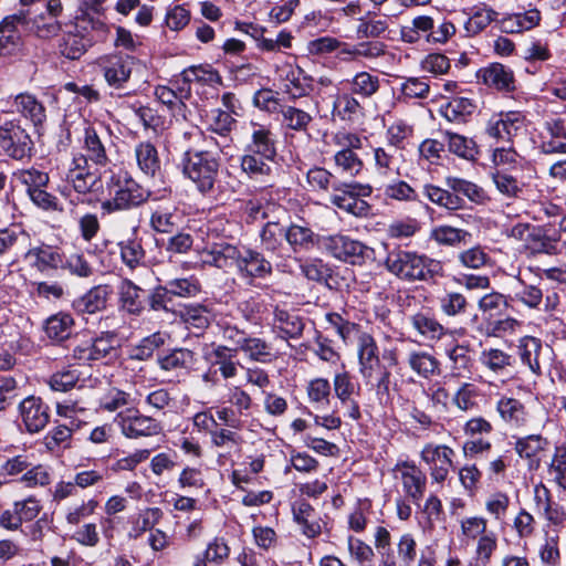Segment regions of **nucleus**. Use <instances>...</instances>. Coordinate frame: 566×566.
Segmentation results:
<instances>
[{
  "label": "nucleus",
  "mask_w": 566,
  "mask_h": 566,
  "mask_svg": "<svg viewBox=\"0 0 566 566\" xmlns=\"http://www.w3.org/2000/svg\"><path fill=\"white\" fill-rule=\"evenodd\" d=\"M319 248L333 258L350 264H361L370 258L371 249L349 235L337 233L322 235Z\"/></svg>",
  "instance_id": "obj_5"
},
{
  "label": "nucleus",
  "mask_w": 566,
  "mask_h": 566,
  "mask_svg": "<svg viewBox=\"0 0 566 566\" xmlns=\"http://www.w3.org/2000/svg\"><path fill=\"white\" fill-rule=\"evenodd\" d=\"M294 522L300 525L303 535L308 538L317 537L322 532L321 518L313 506L305 500L292 504Z\"/></svg>",
  "instance_id": "obj_23"
},
{
  "label": "nucleus",
  "mask_w": 566,
  "mask_h": 566,
  "mask_svg": "<svg viewBox=\"0 0 566 566\" xmlns=\"http://www.w3.org/2000/svg\"><path fill=\"white\" fill-rule=\"evenodd\" d=\"M274 161L271 157H261L250 151H244L241 158V168L250 178L262 180L272 172L271 164Z\"/></svg>",
  "instance_id": "obj_47"
},
{
  "label": "nucleus",
  "mask_w": 566,
  "mask_h": 566,
  "mask_svg": "<svg viewBox=\"0 0 566 566\" xmlns=\"http://www.w3.org/2000/svg\"><path fill=\"white\" fill-rule=\"evenodd\" d=\"M31 245L30 234L19 224H11L0 229V256L25 253Z\"/></svg>",
  "instance_id": "obj_20"
},
{
  "label": "nucleus",
  "mask_w": 566,
  "mask_h": 566,
  "mask_svg": "<svg viewBox=\"0 0 566 566\" xmlns=\"http://www.w3.org/2000/svg\"><path fill=\"white\" fill-rule=\"evenodd\" d=\"M237 270L243 277L264 279L272 273V265L260 252L242 247Z\"/></svg>",
  "instance_id": "obj_22"
},
{
  "label": "nucleus",
  "mask_w": 566,
  "mask_h": 566,
  "mask_svg": "<svg viewBox=\"0 0 566 566\" xmlns=\"http://www.w3.org/2000/svg\"><path fill=\"white\" fill-rule=\"evenodd\" d=\"M122 307L130 314H139L144 310V291L129 280L119 285Z\"/></svg>",
  "instance_id": "obj_49"
},
{
  "label": "nucleus",
  "mask_w": 566,
  "mask_h": 566,
  "mask_svg": "<svg viewBox=\"0 0 566 566\" xmlns=\"http://www.w3.org/2000/svg\"><path fill=\"white\" fill-rule=\"evenodd\" d=\"M210 356L212 364L218 366L219 371L224 379L233 378L238 375V367L240 366V363L237 359V348H231L226 345H217L213 347Z\"/></svg>",
  "instance_id": "obj_35"
},
{
  "label": "nucleus",
  "mask_w": 566,
  "mask_h": 566,
  "mask_svg": "<svg viewBox=\"0 0 566 566\" xmlns=\"http://www.w3.org/2000/svg\"><path fill=\"white\" fill-rule=\"evenodd\" d=\"M244 151L274 159L276 156V139L274 133L264 125L252 123L251 137L245 145Z\"/></svg>",
  "instance_id": "obj_21"
},
{
  "label": "nucleus",
  "mask_w": 566,
  "mask_h": 566,
  "mask_svg": "<svg viewBox=\"0 0 566 566\" xmlns=\"http://www.w3.org/2000/svg\"><path fill=\"white\" fill-rule=\"evenodd\" d=\"M475 109L474 103L467 97H454L441 107V114L449 122L462 123Z\"/></svg>",
  "instance_id": "obj_56"
},
{
  "label": "nucleus",
  "mask_w": 566,
  "mask_h": 566,
  "mask_svg": "<svg viewBox=\"0 0 566 566\" xmlns=\"http://www.w3.org/2000/svg\"><path fill=\"white\" fill-rule=\"evenodd\" d=\"M349 91L358 97L371 98L380 90L381 80L378 75L367 71H359L347 80Z\"/></svg>",
  "instance_id": "obj_40"
},
{
  "label": "nucleus",
  "mask_w": 566,
  "mask_h": 566,
  "mask_svg": "<svg viewBox=\"0 0 566 566\" xmlns=\"http://www.w3.org/2000/svg\"><path fill=\"white\" fill-rule=\"evenodd\" d=\"M90 45V39L81 34L70 32L63 35L59 48L63 56L70 60H77L86 52V49Z\"/></svg>",
  "instance_id": "obj_60"
},
{
  "label": "nucleus",
  "mask_w": 566,
  "mask_h": 566,
  "mask_svg": "<svg viewBox=\"0 0 566 566\" xmlns=\"http://www.w3.org/2000/svg\"><path fill=\"white\" fill-rule=\"evenodd\" d=\"M559 237L548 235L542 228L533 227L525 237V248L531 254L557 255Z\"/></svg>",
  "instance_id": "obj_31"
},
{
  "label": "nucleus",
  "mask_w": 566,
  "mask_h": 566,
  "mask_svg": "<svg viewBox=\"0 0 566 566\" xmlns=\"http://www.w3.org/2000/svg\"><path fill=\"white\" fill-rule=\"evenodd\" d=\"M385 268L400 280L428 281L442 273V264L415 251L394 249L388 252Z\"/></svg>",
  "instance_id": "obj_1"
},
{
  "label": "nucleus",
  "mask_w": 566,
  "mask_h": 566,
  "mask_svg": "<svg viewBox=\"0 0 566 566\" xmlns=\"http://www.w3.org/2000/svg\"><path fill=\"white\" fill-rule=\"evenodd\" d=\"M518 349L522 363L527 365L534 374H541L542 342L536 337L526 336L521 339Z\"/></svg>",
  "instance_id": "obj_52"
},
{
  "label": "nucleus",
  "mask_w": 566,
  "mask_h": 566,
  "mask_svg": "<svg viewBox=\"0 0 566 566\" xmlns=\"http://www.w3.org/2000/svg\"><path fill=\"white\" fill-rule=\"evenodd\" d=\"M413 128L403 119H396L392 122L387 130L386 138L387 145L402 151L405 143L412 135Z\"/></svg>",
  "instance_id": "obj_62"
},
{
  "label": "nucleus",
  "mask_w": 566,
  "mask_h": 566,
  "mask_svg": "<svg viewBox=\"0 0 566 566\" xmlns=\"http://www.w3.org/2000/svg\"><path fill=\"white\" fill-rule=\"evenodd\" d=\"M239 350L243 352L250 360L256 363L266 364L274 357L272 346L259 337L248 336Z\"/></svg>",
  "instance_id": "obj_55"
},
{
  "label": "nucleus",
  "mask_w": 566,
  "mask_h": 566,
  "mask_svg": "<svg viewBox=\"0 0 566 566\" xmlns=\"http://www.w3.org/2000/svg\"><path fill=\"white\" fill-rule=\"evenodd\" d=\"M118 245L120 249V258L129 269H135L143 263L145 259V251L139 240H123Z\"/></svg>",
  "instance_id": "obj_64"
},
{
  "label": "nucleus",
  "mask_w": 566,
  "mask_h": 566,
  "mask_svg": "<svg viewBox=\"0 0 566 566\" xmlns=\"http://www.w3.org/2000/svg\"><path fill=\"white\" fill-rule=\"evenodd\" d=\"M363 113V106L350 91L339 93L333 101V114L343 120H353Z\"/></svg>",
  "instance_id": "obj_51"
},
{
  "label": "nucleus",
  "mask_w": 566,
  "mask_h": 566,
  "mask_svg": "<svg viewBox=\"0 0 566 566\" xmlns=\"http://www.w3.org/2000/svg\"><path fill=\"white\" fill-rule=\"evenodd\" d=\"M396 470L400 473L405 493L415 504L419 505L426 491V474L415 463L410 462L397 464Z\"/></svg>",
  "instance_id": "obj_18"
},
{
  "label": "nucleus",
  "mask_w": 566,
  "mask_h": 566,
  "mask_svg": "<svg viewBox=\"0 0 566 566\" xmlns=\"http://www.w3.org/2000/svg\"><path fill=\"white\" fill-rule=\"evenodd\" d=\"M280 113L282 125L295 132H306L313 120V116L310 113L291 105H284Z\"/></svg>",
  "instance_id": "obj_54"
},
{
  "label": "nucleus",
  "mask_w": 566,
  "mask_h": 566,
  "mask_svg": "<svg viewBox=\"0 0 566 566\" xmlns=\"http://www.w3.org/2000/svg\"><path fill=\"white\" fill-rule=\"evenodd\" d=\"M525 129V116L520 112H506L492 116L488 122L489 136L510 142Z\"/></svg>",
  "instance_id": "obj_13"
},
{
  "label": "nucleus",
  "mask_w": 566,
  "mask_h": 566,
  "mask_svg": "<svg viewBox=\"0 0 566 566\" xmlns=\"http://www.w3.org/2000/svg\"><path fill=\"white\" fill-rule=\"evenodd\" d=\"M407 363L412 371L423 378H429L440 373L439 360L427 352L413 350L409 353Z\"/></svg>",
  "instance_id": "obj_45"
},
{
  "label": "nucleus",
  "mask_w": 566,
  "mask_h": 566,
  "mask_svg": "<svg viewBox=\"0 0 566 566\" xmlns=\"http://www.w3.org/2000/svg\"><path fill=\"white\" fill-rule=\"evenodd\" d=\"M106 190L109 198L101 205L102 210L106 213L137 208L150 197L149 190L125 170H118L111 175L106 181Z\"/></svg>",
  "instance_id": "obj_2"
},
{
  "label": "nucleus",
  "mask_w": 566,
  "mask_h": 566,
  "mask_svg": "<svg viewBox=\"0 0 566 566\" xmlns=\"http://www.w3.org/2000/svg\"><path fill=\"white\" fill-rule=\"evenodd\" d=\"M446 186L453 192L462 193L475 205H486L491 200L482 187L467 179L449 176L446 178Z\"/></svg>",
  "instance_id": "obj_39"
},
{
  "label": "nucleus",
  "mask_w": 566,
  "mask_h": 566,
  "mask_svg": "<svg viewBox=\"0 0 566 566\" xmlns=\"http://www.w3.org/2000/svg\"><path fill=\"white\" fill-rule=\"evenodd\" d=\"M25 258L34 259V266L40 271L48 269H57L63 266V256L57 249L50 245L34 247L31 245L24 253Z\"/></svg>",
  "instance_id": "obj_41"
},
{
  "label": "nucleus",
  "mask_w": 566,
  "mask_h": 566,
  "mask_svg": "<svg viewBox=\"0 0 566 566\" xmlns=\"http://www.w3.org/2000/svg\"><path fill=\"white\" fill-rule=\"evenodd\" d=\"M510 296L497 291L484 294L478 301V310L488 318L502 315L510 306Z\"/></svg>",
  "instance_id": "obj_53"
},
{
  "label": "nucleus",
  "mask_w": 566,
  "mask_h": 566,
  "mask_svg": "<svg viewBox=\"0 0 566 566\" xmlns=\"http://www.w3.org/2000/svg\"><path fill=\"white\" fill-rule=\"evenodd\" d=\"M180 318L193 334L202 333L211 323V313L203 305H189L180 310Z\"/></svg>",
  "instance_id": "obj_42"
},
{
  "label": "nucleus",
  "mask_w": 566,
  "mask_h": 566,
  "mask_svg": "<svg viewBox=\"0 0 566 566\" xmlns=\"http://www.w3.org/2000/svg\"><path fill=\"white\" fill-rule=\"evenodd\" d=\"M434 20L429 15H418L412 19L411 27H403L401 30V38L407 43H415L424 35L432 31Z\"/></svg>",
  "instance_id": "obj_61"
},
{
  "label": "nucleus",
  "mask_w": 566,
  "mask_h": 566,
  "mask_svg": "<svg viewBox=\"0 0 566 566\" xmlns=\"http://www.w3.org/2000/svg\"><path fill=\"white\" fill-rule=\"evenodd\" d=\"M510 298L521 303L528 310H539L544 294L539 285L526 283L524 280L517 279V285Z\"/></svg>",
  "instance_id": "obj_44"
},
{
  "label": "nucleus",
  "mask_w": 566,
  "mask_h": 566,
  "mask_svg": "<svg viewBox=\"0 0 566 566\" xmlns=\"http://www.w3.org/2000/svg\"><path fill=\"white\" fill-rule=\"evenodd\" d=\"M112 293L113 289L109 285H96L77 298L74 302V306L81 313L94 314L106 307L107 300Z\"/></svg>",
  "instance_id": "obj_30"
},
{
  "label": "nucleus",
  "mask_w": 566,
  "mask_h": 566,
  "mask_svg": "<svg viewBox=\"0 0 566 566\" xmlns=\"http://www.w3.org/2000/svg\"><path fill=\"white\" fill-rule=\"evenodd\" d=\"M74 321L70 314L57 313L45 321L44 332L54 342H63L72 334Z\"/></svg>",
  "instance_id": "obj_48"
},
{
  "label": "nucleus",
  "mask_w": 566,
  "mask_h": 566,
  "mask_svg": "<svg viewBox=\"0 0 566 566\" xmlns=\"http://www.w3.org/2000/svg\"><path fill=\"white\" fill-rule=\"evenodd\" d=\"M18 25H29L28 11L20 10L6 17L0 23V55L13 52L20 44Z\"/></svg>",
  "instance_id": "obj_17"
},
{
  "label": "nucleus",
  "mask_w": 566,
  "mask_h": 566,
  "mask_svg": "<svg viewBox=\"0 0 566 566\" xmlns=\"http://www.w3.org/2000/svg\"><path fill=\"white\" fill-rule=\"evenodd\" d=\"M389 32V21L375 12L368 11L358 19L356 33L359 38L377 39L385 38Z\"/></svg>",
  "instance_id": "obj_38"
},
{
  "label": "nucleus",
  "mask_w": 566,
  "mask_h": 566,
  "mask_svg": "<svg viewBox=\"0 0 566 566\" xmlns=\"http://www.w3.org/2000/svg\"><path fill=\"white\" fill-rule=\"evenodd\" d=\"M134 157L138 169L147 177L160 171V158L156 146L149 142H139L134 147Z\"/></svg>",
  "instance_id": "obj_26"
},
{
  "label": "nucleus",
  "mask_w": 566,
  "mask_h": 566,
  "mask_svg": "<svg viewBox=\"0 0 566 566\" xmlns=\"http://www.w3.org/2000/svg\"><path fill=\"white\" fill-rule=\"evenodd\" d=\"M19 413L29 433L42 431L50 421V408L40 397L24 398L19 405Z\"/></svg>",
  "instance_id": "obj_14"
},
{
  "label": "nucleus",
  "mask_w": 566,
  "mask_h": 566,
  "mask_svg": "<svg viewBox=\"0 0 566 566\" xmlns=\"http://www.w3.org/2000/svg\"><path fill=\"white\" fill-rule=\"evenodd\" d=\"M117 350L108 337H99L93 342H84L73 349V357L83 363L113 359Z\"/></svg>",
  "instance_id": "obj_19"
},
{
  "label": "nucleus",
  "mask_w": 566,
  "mask_h": 566,
  "mask_svg": "<svg viewBox=\"0 0 566 566\" xmlns=\"http://www.w3.org/2000/svg\"><path fill=\"white\" fill-rule=\"evenodd\" d=\"M374 166L376 172L381 177H389L398 174L402 153L397 148L386 146L374 149Z\"/></svg>",
  "instance_id": "obj_33"
},
{
  "label": "nucleus",
  "mask_w": 566,
  "mask_h": 566,
  "mask_svg": "<svg viewBox=\"0 0 566 566\" xmlns=\"http://www.w3.org/2000/svg\"><path fill=\"white\" fill-rule=\"evenodd\" d=\"M333 140L339 147L334 155L336 169L347 177L358 176L364 168V163L355 149L361 148V138L355 133L338 132L334 135Z\"/></svg>",
  "instance_id": "obj_6"
},
{
  "label": "nucleus",
  "mask_w": 566,
  "mask_h": 566,
  "mask_svg": "<svg viewBox=\"0 0 566 566\" xmlns=\"http://www.w3.org/2000/svg\"><path fill=\"white\" fill-rule=\"evenodd\" d=\"M12 106L17 113L29 119L34 126L42 125L46 119L44 105L32 94H18L13 98Z\"/></svg>",
  "instance_id": "obj_29"
},
{
  "label": "nucleus",
  "mask_w": 566,
  "mask_h": 566,
  "mask_svg": "<svg viewBox=\"0 0 566 566\" xmlns=\"http://www.w3.org/2000/svg\"><path fill=\"white\" fill-rule=\"evenodd\" d=\"M286 241V227L279 222H268L261 231V243L263 248L277 255H282Z\"/></svg>",
  "instance_id": "obj_50"
},
{
  "label": "nucleus",
  "mask_w": 566,
  "mask_h": 566,
  "mask_svg": "<svg viewBox=\"0 0 566 566\" xmlns=\"http://www.w3.org/2000/svg\"><path fill=\"white\" fill-rule=\"evenodd\" d=\"M454 450L446 444L427 443L420 453L433 481L443 482L453 467Z\"/></svg>",
  "instance_id": "obj_11"
},
{
  "label": "nucleus",
  "mask_w": 566,
  "mask_h": 566,
  "mask_svg": "<svg viewBox=\"0 0 566 566\" xmlns=\"http://www.w3.org/2000/svg\"><path fill=\"white\" fill-rule=\"evenodd\" d=\"M34 144L18 118L0 123V151L10 159L23 161L33 156Z\"/></svg>",
  "instance_id": "obj_4"
},
{
  "label": "nucleus",
  "mask_w": 566,
  "mask_h": 566,
  "mask_svg": "<svg viewBox=\"0 0 566 566\" xmlns=\"http://www.w3.org/2000/svg\"><path fill=\"white\" fill-rule=\"evenodd\" d=\"M87 157L83 154H74L66 165L59 169L63 178L77 193L86 195L91 192L99 182V176L91 171Z\"/></svg>",
  "instance_id": "obj_7"
},
{
  "label": "nucleus",
  "mask_w": 566,
  "mask_h": 566,
  "mask_svg": "<svg viewBox=\"0 0 566 566\" xmlns=\"http://www.w3.org/2000/svg\"><path fill=\"white\" fill-rule=\"evenodd\" d=\"M548 475L559 488L566 490V446L555 448L552 461L548 465Z\"/></svg>",
  "instance_id": "obj_63"
},
{
  "label": "nucleus",
  "mask_w": 566,
  "mask_h": 566,
  "mask_svg": "<svg viewBox=\"0 0 566 566\" xmlns=\"http://www.w3.org/2000/svg\"><path fill=\"white\" fill-rule=\"evenodd\" d=\"M314 78L300 67L289 66L285 74L284 93L292 99L307 96L313 91Z\"/></svg>",
  "instance_id": "obj_34"
},
{
  "label": "nucleus",
  "mask_w": 566,
  "mask_h": 566,
  "mask_svg": "<svg viewBox=\"0 0 566 566\" xmlns=\"http://www.w3.org/2000/svg\"><path fill=\"white\" fill-rule=\"evenodd\" d=\"M310 187L318 191L340 190V181L327 169L313 167L306 174Z\"/></svg>",
  "instance_id": "obj_59"
},
{
  "label": "nucleus",
  "mask_w": 566,
  "mask_h": 566,
  "mask_svg": "<svg viewBox=\"0 0 566 566\" xmlns=\"http://www.w3.org/2000/svg\"><path fill=\"white\" fill-rule=\"evenodd\" d=\"M426 197L434 205L442 207L449 211H455L463 209L465 206L464 199H462L458 192H453L451 189H442L433 185L424 186Z\"/></svg>",
  "instance_id": "obj_43"
},
{
  "label": "nucleus",
  "mask_w": 566,
  "mask_h": 566,
  "mask_svg": "<svg viewBox=\"0 0 566 566\" xmlns=\"http://www.w3.org/2000/svg\"><path fill=\"white\" fill-rule=\"evenodd\" d=\"M411 326L426 339L439 340L441 339L447 329L434 317L426 313H417L410 317Z\"/></svg>",
  "instance_id": "obj_46"
},
{
  "label": "nucleus",
  "mask_w": 566,
  "mask_h": 566,
  "mask_svg": "<svg viewBox=\"0 0 566 566\" xmlns=\"http://www.w3.org/2000/svg\"><path fill=\"white\" fill-rule=\"evenodd\" d=\"M479 363L483 368L500 375L513 367L514 358L500 348L489 347L481 350Z\"/></svg>",
  "instance_id": "obj_37"
},
{
  "label": "nucleus",
  "mask_w": 566,
  "mask_h": 566,
  "mask_svg": "<svg viewBox=\"0 0 566 566\" xmlns=\"http://www.w3.org/2000/svg\"><path fill=\"white\" fill-rule=\"evenodd\" d=\"M242 248L228 242L213 243L209 249L201 253V260L205 264L216 266L223 271L238 269Z\"/></svg>",
  "instance_id": "obj_16"
},
{
  "label": "nucleus",
  "mask_w": 566,
  "mask_h": 566,
  "mask_svg": "<svg viewBox=\"0 0 566 566\" xmlns=\"http://www.w3.org/2000/svg\"><path fill=\"white\" fill-rule=\"evenodd\" d=\"M135 62L134 56L112 54L101 57L98 66L108 86L118 90L130 78Z\"/></svg>",
  "instance_id": "obj_10"
},
{
  "label": "nucleus",
  "mask_w": 566,
  "mask_h": 566,
  "mask_svg": "<svg viewBox=\"0 0 566 566\" xmlns=\"http://www.w3.org/2000/svg\"><path fill=\"white\" fill-rule=\"evenodd\" d=\"M322 235L314 233L307 226L291 223L286 227V242L295 253L310 251L315 245L319 247Z\"/></svg>",
  "instance_id": "obj_25"
},
{
  "label": "nucleus",
  "mask_w": 566,
  "mask_h": 566,
  "mask_svg": "<svg viewBox=\"0 0 566 566\" xmlns=\"http://www.w3.org/2000/svg\"><path fill=\"white\" fill-rule=\"evenodd\" d=\"M444 139L452 154L467 160H475L478 148L472 139L451 132L444 133Z\"/></svg>",
  "instance_id": "obj_58"
},
{
  "label": "nucleus",
  "mask_w": 566,
  "mask_h": 566,
  "mask_svg": "<svg viewBox=\"0 0 566 566\" xmlns=\"http://www.w3.org/2000/svg\"><path fill=\"white\" fill-rule=\"evenodd\" d=\"M496 411L501 419L511 427H523L528 420L524 403L513 397H501L496 402Z\"/></svg>",
  "instance_id": "obj_32"
},
{
  "label": "nucleus",
  "mask_w": 566,
  "mask_h": 566,
  "mask_svg": "<svg viewBox=\"0 0 566 566\" xmlns=\"http://www.w3.org/2000/svg\"><path fill=\"white\" fill-rule=\"evenodd\" d=\"M219 161L211 149L188 150L185 154L184 174L202 193L213 189L218 177Z\"/></svg>",
  "instance_id": "obj_3"
},
{
  "label": "nucleus",
  "mask_w": 566,
  "mask_h": 566,
  "mask_svg": "<svg viewBox=\"0 0 566 566\" xmlns=\"http://www.w3.org/2000/svg\"><path fill=\"white\" fill-rule=\"evenodd\" d=\"M478 78L481 80L489 87L497 91H512L514 90V75L513 72L500 63L490 64L478 72Z\"/></svg>",
  "instance_id": "obj_24"
},
{
  "label": "nucleus",
  "mask_w": 566,
  "mask_h": 566,
  "mask_svg": "<svg viewBox=\"0 0 566 566\" xmlns=\"http://www.w3.org/2000/svg\"><path fill=\"white\" fill-rule=\"evenodd\" d=\"M192 361L193 353L186 348H177L158 357V365L166 371L186 369Z\"/></svg>",
  "instance_id": "obj_57"
},
{
  "label": "nucleus",
  "mask_w": 566,
  "mask_h": 566,
  "mask_svg": "<svg viewBox=\"0 0 566 566\" xmlns=\"http://www.w3.org/2000/svg\"><path fill=\"white\" fill-rule=\"evenodd\" d=\"M41 511L42 504L35 496L31 495L14 501L11 509H7L0 514V527L7 531H18L23 523L35 520Z\"/></svg>",
  "instance_id": "obj_9"
},
{
  "label": "nucleus",
  "mask_w": 566,
  "mask_h": 566,
  "mask_svg": "<svg viewBox=\"0 0 566 566\" xmlns=\"http://www.w3.org/2000/svg\"><path fill=\"white\" fill-rule=\"evenodd\" d=\"M273 329L283 339L298 338L303 333L304 323L296 313L276 307L274 310Z\"/></svg>",
  "instance_id": "obj_27"
},
{
  "label": "nucleus",
  "mask_w": 566,
  "mask_h": 566,
  "mask_svg": "<svg viewBox=\"0 0 566 566\" xmlns=\"http://www.w3.org/2000/svg\"><path fill=\"white\" fill-rule=\"evenodd\" d=\"M83 150L85 151V154H83L84 157H87V163L91 161L93 165L99 167H105L109 163L106 145L92 126L84 128Z\"/></svg>",
  "instance_id": "obj_28"
},
{
  "label": "nucleus",
  "mask_w": 566,
  "mask_h": 566,
  "mask_svg": "<svg viewBox=\"0 0 566 566\" xmlns=\"http://www.w3.org/2000/svg\"><path fill=\"white\" fill-rule=\"evenodd\" d=\"M157 99L166 105L175 116L187 119L186 101L191 97V87L177 78L170 85H158L155 88Z\"/></svg>",
  "instance_id": "obj_12"
},
{
  "label": "nucleus",
  "mask_w": 566,
  "mask_h": 566,
  "mask_svg": "<svg viewBox=\"0 0 566 566\" xmlns=\"http://www.w3.org/2000/svg\"><path fill=\"white\" fill-rule=\"evenodd\" d=\"M359 373L366 382H371L377 368L380 367L379 349L375 338L366 332L357 337Z\"/></svg>",
  "instance_id": "obj_15"
},
{
  "label": "nucleus",
  "mask_w": 566,
  "mask_h": 566,
  "mask_svg": "<svg viewBox=\"0 0 566 566\" xmlns=\"http://www.w3.org/2000/svg\"><path fill=\"white\" fill-rule=\"evenodd\" d=\"M331 197V202L337 208L352 213L356 217H366L370 211V206L361 198H357L354 193L340 184V190Z\"/></svg>",
  "instance_id": "obj_36"
},
{
  "label": "nucleus",
  "mask_w": 566,
  "mask_h": 566,
  "mask_svg": "<svg viewBox=\"0 0 566 566\" xmlns=\"http://www.w3.org/2000/svg\"><path fill=\"white\" fill-rule=\"evenodd\" d=\"M115 422L120 432L128 439L156 436L161 431L160 423L150 416H145L138 409L127 408L117 413Z\"/></svg>",
  "instance_id": "obj_8"
}]
</instances>
